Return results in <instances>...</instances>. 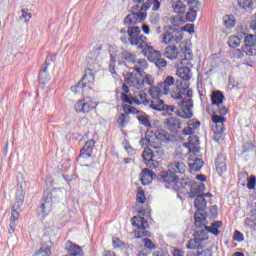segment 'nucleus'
Returning <instances> with one entry per match:
<instances>
[{
  "label": "nucleus",
  "instance_id": "nucleus-1",
  "mask_svg": "<svg viewBox=\"0 0 256 256\" xmlns=\"http://www.w3.org/2000/svg\"><path fill=\"white\" fill-rule=\"evenodd\" d=\"M139 5H135L130 9L131 13L124 18V25L126 27L120 30V41L127 45L130 43L132 47H144L147 38L141 34V28L137 25L143 23L147 19V13L137 12Z\"/></svg>",
  "mask_w": 256,
  "mask_h": 256
},
{
  "label": "nucleus",
  "instance_id": "nucleus-2",
  "mask_svg": "<svg viewBox=\"0 0 256 256\" xmlns=\"http://www.w3.org/2000/svg\"><path fill=\"white\" fill-rule=\"evenodd\" d=\"M171 141V134L166 130L160 129L156 132L148 130L145 137L140 140V145L146 148L142 152L144 162L149 164L153 159H161L165 156L164 145Z\"/></svg>",
  "mask_w": 256,
  "mask_h": 256
},
{
  "label": "nucleus",
  "instance_id": "nucleus-3",
  "mask_svg": "<svg viewBox=\"0 0 256 256\" xmlns=\"http://www.w3.org/2000/svg\"><path fill=\"white\" fill-rule=\"evenodd\" d=\"M179 79L176 80V90L171 91L172 99H183V97H193V91L189 89V80L191 79V69L187 66L180 67L176 71Z\"/></svg>",
  "mask_w": 256,
  "mask_h": 256
},
{
  "label": "nucleus",
  "instance_id": "nucleus-4",
  "mask_svg": "<svg viewBox=\"0 0 256 256\" xmlns=\"http://www.w3.org/2000/svg\"><path fill=\"white\" fill-rule=\"evenodd\" d=\"M204 229L198 230L193 234L194 239H190L186 245L187 249H205V241L209 239V233L219 237V229L223 227V222L216 221L211 226H204Z\"/></svg>",
  "mask_w": 256,
  "mask_h": 256
},
{
  "label": "nucleus",
  "instance_id": "nucleus-5",
  "mask_svg": "<svg viewBox=\"0 0 256 256\" xmlns=\"http://www.w3.org/2000/svg\"><path fill=\"white\" fill-rule=\"evenodd\" d=\"M123 103H128V105H144L145 107H150L153 103V98L149 99V94L145 90H137L130 92L129 95L122 94Z\"/></svg>",
  "mask_w": 256,
  "mask_h": 256
},
{
  "label": "nucleus",
  "instance_id": "nucleus-6",
  "mask_svg": "<svg viewBox=\"0 0 256 256\" xmlns=\"http://www.w3.org/2000/svg\"><path fill=\"white\" fill-rule=\"evenodd\" d=\"M183 28H175L171 25L164 27V33L161 35L162 43L169 45L171 43H180L183 40Z\"/></svg>",
  "mask_w": 256,
  "mask_h": 256
},
{
  "label": "nucleus",
  "instance_id": "nucleus-7",
  "mask_svg": "<svg viewBox=\"0 0 256 256\" xmlns=\"http://www.w3.org/2000/svg\"><path fill=\"white\" fill-rule=\"evenodd\" d=\"M177 85L173 76H167L163 82H160L157 87L148 90L149 95L152 97H159V95H171V87Z\"/></svg>",
  "mask_w": 256,
  "mask_h": 256
},
{
  "label": "nucleus",
  "instance_id": "nucleus-8",
  "mask_svg": "<svg viewBox=\"0 0 256 256\" xmlns=\"http://www.w3.org/2000/svg\"><path fill=\"white\" fill-rule=\"evenodd\" d=\"M151 109L153 111L164 112V117H173V113L177 115L178 107L165 104V101L159 96H152Z\"/></svg>",
  "mask_w": 256,
  "mask_h": 256
},
{
  "label": "nucleus",
  "instance_id": "nucleus-9",
  "mask_svg": "<svg viewBox=\"0 0 256 256\" xmlns=\"http://www.w3.org/2000/svg\"><path fill=\"white\" fill-rule=\"evenodd\" d=\"M53 193L49 190L44 191L41 204L37 208V215L41 219H45L53 209Z\"/></svg>",
  "mask_w": 256,
  "mask_h": 256
},
{
  "label": "nucleus",
  "instance_id": "nucleus-10",
  "mask_svg": "<svg viewBox=\"0 0 256 256\" xmlns=\"http://www.w3.org/2000/svg\"><path fill=\"white\" fill-rule=\"evenodd\" d=\"M176 115L182 119H191L193 117V100H191V97L178 102Z\"/></svg>",
  "mask_w": 256,
  "mask_h": 256
},
{
  "label": "nucleus",
  "instance_id": "nucleus-11",
  "mask_svg": "<svg viewBox=\"0 0 256 256\" xmlns=\"http://www.w3.org/2000/svg\"><path fill=\"white\" fill-rule=\"evenodd\" d=\"M225 118L219 115L212 116V131L214 133V139L219 142L223 139V131H225Z\"/></svg>",
  "mask_w": 256,
  "mask_h": 256
},
{
  "label": "nucleus",
  "instance_id": "nucleus-12",
  "mask_svg": "<svg viewBox=\"0 0 256 256\" xmlns=\"http://www.w3.org/2000/svg\"><path fill=\"white\" fill-rule=\"evenodd\" d=\"M124 111H128V113H131L132 115H136V119L139 121L140 125H143V127L151 128V116L147 115V113L137 110V108L133 106H129L128 108L124 107Z\"/></svg>",
  "mask_w": 256,
  "mask_h": 256
},
{
  "label": "nucleus",
  "instance_id": "nucleus-13",
  "mask_svg": "<svg viewBox=\"0 0 256 256\" xmlns=\"http://www.w3.org/2000/svg\"><path fill=\"white\" fill-rule=\"evenodd\" d=\"M138 49L142 50L144 57L150 61V63H155L159 57H161V52L155 50L153 46L147 44V40H144V46H137Z\"/></svg>",
  "mask_w": 256,
  "mask_h": 256
},
{
  "label": "nucleus",
  "instance_id": "nucleus-14",
  "mask_svg": "<svg viewBox=\"0 0 256 256\" xmlns=\"http://www.w3.org/2000/svg\"><path fill=\"white\" fill-rule=\"evenodd\" d=\"M123 77L126 81V84L129 87H134V89H143V82L141 81V75L135 73H124Z\"/></svg>",
  "mask_w": 256,
  "mask_h": 256
},
{
  "label": "nucleus",
  "instance_id": "nucleus-15",
  "mask_svg": "<svg viewBox=\"0 0 256 256\" xmlns=\"http://www.w3.org/2000/svg\"><path fill=\"white\" fill-rule=\"evenodd\" d=\"M184 3L190 5V11L186 14V21L193 23L195 19H197V12L199 11L201 3L199 0H184Z\"/></svg>",
  "mask_w": 256,
  "mask_h": 256
},
{
  "label": "nucleus",
  "instance_id": "nucleus-16",
  "mask_svg": "<svg viewBox=\"0 0 256 256\" xmlns=\"http://www.w3.org/2000/svg\"><path fill=\"white\" fill-rule=\"evenodd\" d=\"M95 109V104L93 101L88 99L79 100L75 104V111L76 113H89Z\"/></svg>",
  "mask_w": 256,
  "mask_h": 256
},
{
  "label": "nucleus",
  "instance_id": "nucleus-17",
  "mask_svg": "<svg viewBox=\"0 0 256 256\" xmlns=\"http://www.w3.org/2000/svg\"><path fill=\"white\" fill-rule=\"evenodd\" d=\"M165 128L171 133H179V129H181V119L170 116L164 122Z\"/></svg>",
  "mask_w": 256,
  "mask_h": 256
},
{
  "label": "nucleus",
  "instance_id": "nucleus-18",
  "mask_svg": "<svg viewBox=\"0 0 256 256\" xmlns=\"http://www.w3.org/2000/svg\"><path fill=\"white\" fill-rule=\"evenodd\" d=\"M163 0H147L145 3H143L139 9L137 10V13H147L149 9H151L152 5V11H159L161 9V3Z\"/></svg>",
  "mask_w": 256,
  "mask_h": 256
},
{
  "label": "nucleus",
  "instance_id": "nucleus-19",
  "mask_svg": "<svg viewBox=\"0 0 256 256\" xmlns=\"http://www.w3.org/2000/svg\"><path fill=\"white\" fill-rule=\"evenodd\" d=\"M205 184L203 182L192 183L190 186V192L188 193V197L190 199H195V197L203 196V192L205 191Z\"/></svg>",
  "mask_w": 256,
  "mask_h": 256
},
{
  "label": "nucleus",
  "instance_id": "nucleus-20",
  "mask_svg": "<svg viewBox=\"0 0 256 256\" xmlns=\"http://www.w3.org/2000/svg\"><path fill=\"white\" fill-rule=\"evenodd\" d=\"M158 181L161 183H177L179 176L173 174V172L169 171H162L157 176Z\"/></svg>",
  "mask_w": 256,
  "mask_h": 256
},
{
  "label": "nucleus",
  "instance_id": "nucleus-21",
  "mask_svg": "<svg viewBox=\"0 0 256 256\" xmlns=\"http://www.w3.org/2000/svg\"><path fill=\"white\" fill-rule=\"evenodd\" d=\"M168 169L175 175H183L185 174V171H187V166L183 162L173 161L168 165Z\"/></svg>",
  "mask_w": 256,
  "mask_h": 256
},
{
  "label": "nucleus",
  "instance_id": "nucleus-22",
  "mask_svg": "<svg viewBox=\"0 0 256 256\" xmlns=\"http://www.w3.org/2000/svg\"><path fill=\"white\" fill-rule=\"evenodd\" d=\"M215 165L218 175L224 174L227 171V162L225 161V156L218 154Z\"/></svg>",
  "mask_w": 256,
  "mask_h": 256
},
{
  "label": "nucleus",
  "instance_id": "nucleus-23",
  "mask_svg": "<svg viewBox=\"0 0 256 256\" xmlns=\"http://www.w3.org/2000/svg\"><path fill=\"white\" fill-rule=\"evenodd\" d=\"M194 206L197 209L196 213H200V215H203L205 212V209H207V200L203 196H197L194 201Z\"/></svg>",
  "mask_w": 256,
  "mask_h": 256
},
{
  "label": "nucleus",
  "instance_id": "nucleus-24",
  "mask_svg": "<svg viewBox=\"0 0 256 256\" xmlns=\"http://www.w3.org/2000/svg\"><path fill=\"white\" fill-rule=\"evenodd\" d=\"M155 177L156 175H155V172H153V170H150L147 168L142 170V176H141L142 185H149V183H151L153 179H155Z\"/></svg>",
  "mask_w": 256,
  "mask_h": 256
},
{
  "label": "nucleus",
  "instance_id": "nucleus-25",
  "mask_svg": "<svg viewBox=\"0 0 256 256\" xmlns=\"http://www.w3.org/2000/svg\"><path fill=\"white\" fill-rule=\"evenodd\" d=\"M164 57L167 59H176L179 55V51H177V46L175 45H168L165 47L163 52Z\"/></svg>",
  "mask_w": 256,
  "mask_h": 256
},
{
  "label": "nucleus",
  "instance_id": "nucleus-26",
  "mask_svg": "<svg viewBox=\"0 0 256 256\" xmlns=\"http://www.w3.org/2000/svg\"><path fill=\"white\" fill-rule=\"evenodd\" d=\"M211 101L212 105L219 107L220 105H223V101H225V95L219 90L213 91L211 94Z\"/></svg>",
  "mask_w": 256,
  "mask_h": 256
},
{
  "label": "nucleus",
  "instance_id": "nucleus-27",
  "mask_svg": "<svg viewBox=\"0 0 256 256\" xmlns=\"http://www.w3.org/2000/svg\"><path fill=\"white\" fill-rule=\"evenodd\" d=\"M50 61H51V57L48 56L45 61V67L39 74V81H40V83H43L44 85L51 79V77L49 76V72L47 71V67H49Z\"/></svg>",
  "mask_w": 256,
  "mask_h": 256
},
{
  "label": "nucleus",
  "instance_id": "nucleus-28",
  "mask_svg": "<svg viewBox=\"0 0 256 256\" xmlns=\"http://www.w3.org/2000/svg\"><path fill=\"white\" fill-rule=\"evenodd\" d=\"M133 66V71H136V73H143V71H145V69H147L148 64H147V60L145 59H137L135 60L134 63H132Z\"/></svg>",
  "mask_w": 256,
  "mask_h": 256
},
{
  "label": "nucleus",
  "instance_id": "nucleus-29",
  "mask_svg": "<svg viewBox=\"0 0 256 256\" xmlns=\"http://www.w3.org/2000/svg\"><path fill=\"white\" fill-rule=\"evenodd\" d=\"M188 165H189L190 173L192 174L197 173V171H201L203 167V160L199 158H195L194 160H190Z\"/></svg>",
  "mask_w": 256,
  "mask_h": 256
},
{
  "label": "nucleus",
  "instance_id": "nucleus-30",
  "mask_svg": "<svg viewBox=\"0 0 256 256\" xmlns=\"http://www.w3.org/2000/svg\"><path fill=\"white\" fill-rule=\"evenodd\" d=\"M132 220V225H134V227H137V229H147V227H149V222H147V220H145V218L141 216H134Z\"/></svg>",
  "mask_w": 256,
  "mask_h": 256
},
{
  "label": "nucleus",
  "instance_id": "nucleus-31",
  "mask_svg": "<svg viewBox=\"0 0 256 256\" xmlns=\"http://www.w3.org/2000/svg\"><path fill=\"white\" fill-rule=\"evenodd\" d=\"M33 256H51V242H45Z\"/></svg>",
  "mask_w": 256,
  "mask_h": 256
},
{
  "label": "nucleus",
  "instance_id": "nucleus-32",
  "mask_svg": "<svg viewBox=\"0 0 256 256\" xmlns=\"http://www.w3.org/2000/svg\"><path fill=\"white\" fill-rule=\"evenodd\" d=\"M183 1L185 0H177L172 3V9L174 13H178V14L185 13V9H187V6L183 4Z\"/></svg>",
  "mask_w": 256,
  "mask_h": 256
},
{
  "label": "nucleus",
  "instance_id": "nucleus-33",
  "mask_svg": "<svg viewBox=\"0 0 256 256\" xmlns=\"http://www.w3.org/2000/svg\"><path fill=\"white\" fill-rule=\"evenodd\" d=\"M122 58L125 59L126 63H131L132 65L137 61V56L128 50H122Z\"/></svg>",
  "mask_w": 256,
  "mask_h": 256
},
{
  "label": "nucleus",
  "instance_id": "nucleus-34",
  "mask_svg": "<svg viewBox=\"0 0 256 256\" xmlns=\"http://www.w3.org/2000/svg\"><path fill=\"white\" fill-rule=\"evenodd\" d=\"M223 23H224L225 27H227L228 29H231V28L235 27V23H237V20L235 19V16H233V15H226L223 17Z\"/></svg>",
  "mask_w": 256,
  "mask_h": 256
},
{
  "label": "nucleus",
  "instance_id": "nucleus-35",
  "mask_svg": "<svg viewBox=\"0 0 256 256\" xmlns=\"http://www.w3.org/2000/svg\"><path fill=\"white\" fill-rule=\"evenodd\" d=\"M206 217H207V213L201 214L199 212H196L194 215L196 227H202L203 224L205 223Z\"/></svg>",
  "mask_w": 256,
  "mask_h": 256
},
{
  "label": "nucleus",
  "instance_id": "nucleus-36",
  "mask_svg": "<svg viewBox=\"0 0 256 256\" xmlns=\"http://www.w3.org/2000/svg\"><path fill=\"white\" fill-rule=\"evenodd\" d=\"M182 55H184V58L181 59V65H188L189 61L193 59V53L187 48L182 49Z\"/></svg>",
  "mask_w": 256,
  "mask_h": 256
},
{
  "label": "nucleus",
  "instance_id": "nucleus-37",
  "mask_svg": "<svg viewBox=\"0 0 256 256\" xmlns=\"http://www.w3.org/2000/svg\"><path fill=\"white\" fill-rule=\"evenodd\" d=\"M170 23L173 25L172 27H175L176 29H180L181 25L185 23V20L181 17V15H176L170 18Z\"/></svg>",
  "mask_w": 256,
  "mask_h": 256
},
{
  "label": "nucleus",
  "instance_id": "nucleus-38",
  "mask_svg": "<svg viewBox=\"0 0 256 256\" xmlns=\"http://www.w3.org/2000/svg\"><path fill=\"white\" fill-rule=\"evenodd\" d=\"M177 187H179L180 189H190L191 188V185L193 183H191V180H189V178H182V179H178L176 180V183Z\"/></svg>",
  "mask_w": 256,
  "mask_h": 256
},
{
  "label": "nucleus",
  "instance_id": "nucleus-39",
  "mask_svg": "<svg viewBox=\"0 0 256 256\" xmlns=\"http://www.w3.org/2000/svg\"><path fill=\"white\" fill-rule=\"evenodd\" d=\"M242 51H243V53L248 55V57H255V55H256V47H255V45H247V44H245L242 47Z\"/></svg>",
  "mask_w": 256,
  "mask_h": 256
},
{
  "label": "nucleus",
  "instance_id": "nucleus-40",
  "mask_svg": "<svg viewBox=\"0 0 256 256\" xmlns=\"http://www.w3.org/2000/svg\"><path fill=\"white\" fill-rule=\"evenodd\" d=\"M141 82H142V89L145 87V85H148L151 87L155 83V77H153L150 74H146L144 77H141Z\"/></svg>",
  "mask_w": 256,
  "mask_h": 256
},
{
  "label": "nucleus",
  "instance_id": "nucleus-41",
  "mask_svg": "<svg viewBox=\"0 0 256 256\" xmlns=\"http://www.w3.org/2000/svg\"><path fill=\"white\" fill-rule=\"evenodd\" d=\"M24 202H25V195L23 194V189H18L16 191L15 207H21V205Z\"/></svg>",
  "mask_w": 256,
  "mask_h": 256
},
{
  "label": "nucleus",
  "instance_id": "nucleus-42",
  "mask_svg": "<svg viewBox=\"0 0 256 256\" xmlns=\"http://www.w3.org/2000/svg\"><path fill=\"white\" fill-rule=\"evenodd\" d=\"M228 45L232 49H237V47L241 45V38H239L238 36H230L228 39Z\"/></svg>",
  "mask_w": 256,
  "mask_h": 256
},
{
  "label": "nucleus",
  "instance_id": "nucleus-43",
  "mask_svg": "<svg viewBox=\"0 0 256 256\" xmlns=\"http://www.w3.org/2000/svg\"><path fill=\"white\" fill-rule=\"evenodd\" d=\"M17 219H19V212H17V210L13 209L11 212V217H10V229L11 231H15V227L17 226V224L15 223V221H17Z\"/></svg>",
  "mask_w": 256,
  "mask_h": 256
},
{
  "label": "nucleus",
  "instance_id": "nucleus-44",
  "mask_svg": "<svg viewBox=\"0 0 256 256\" xmlns=\"http://www.w3.org/2000/svg\"><path fill=\"white\" fill-rule=\"evenodd\" d=\"M146 200L147 198L145 197V190H143L142 187H139L136 194L137 203H140L141 205H143V203H145Z\"/></svg>",
  "mask_w": 256,
  "mask_h": 256
},
{
  "label": "nucleus",
  "instance_id": "nucleus-45",
  "mask_svg": "<svg viewBox=\"0 0 256 256\" xmlns=\"http://www.w3.org/2000/svg\"><path fill=\"white\" fill-rule=\"evenodd\" d=\"M130 121V117L129 114L127 113H123L118 117L117 123L120 127H125V125H127V123H129Z\"/></svg>",
  "mask_w": 256,
  "mask_h": 256
},
{
  "label": "nucleus",
  "instance_id": "nucleus-46",
  "mask_svg": "<svg viewBox=\"0 0 256 256\" xmlns=\"http://www.w3.org/2000/svg\"><path fill=\"white\" fill-rule=\"evenodd\" d=\"M83 89H85V84L83 80H80L75 86L71 87V92L75 93V95H79V93H83Z\"/></svg>",
  "mask_w": 256,
  "mask_h": 256
},
{
  "label": "nucleus",
  "instance_id": "nucleus-47",
  "mask_svg": "<svg viewBox=\"0 0 256 256\" xmlns=\"http://www.w3.org/2000/svg\"><path fill=\"white\" fill-rule=\"evenodd\" d=\"M86 63L88 66V71H93V69H97V59L95 58H91L90 56H88L86 58Z\"/></svg>",
  "mask_w": 256,
  "mask_h": 256
},
{
  "label": "nucleus",
  "instance_id": "nucleus-48",
  "mask_svg": "<svg viewBox=\"0 0 256 256\" xmlns=\"http://www.w3.org/2000/svg\"><path fill=\"white\" fill-rule=\"evenodd\" d=\"M91 155H93V153H91L90 151L86 150L85 148H82L80 150V154L77 158V161H82V160H85V159H89V157H91Z\"/></svg>",
  "mask_w": 256,
  "mask_h": 256
},
{
  "label": "nucleus",
  "instance_id": "nucleus-49",
  "mask_svg": "<svg viewBox=\"0 0 256 256\" xmlns=\"http://www.w3.org/2000/svg\"><path fill=\"white\" fill-rule=\"evenodd\" d=\"M239 7L242 9H251L253 7V0H237Z\"/></svg>",
  "mask_w": 256,
  "mask_h": 256
},
{
  "label": "nucleus",
  "instance_id": "nucleus-50",
  "mask_svg": "<svg viewBox=\"0 0 256 256\" xmlns=\"http://www.w3.org/2000/svg\"><path fill=\"white\" fill-rule=\"evenodd\" d=\"M244 45H256V34H249L244 39Z\"/></svg>",
  "mask_w": 256,
  "mask_h": 256
},
{
  "label": "nucleus",
  "instance_id": "nucleus-51",
  "mask_svg": "<svg viewBox=\"0 0 256 256\" xmlns=\"http://www.w3.org/2000/svg\"><path fill=\"white\" fill-rule=\"evenodd\" d=\"M255 149L252 142H245L242 146V153H251Z\"/></svg>",
  "mask_w": 256,
  "mask_h": 256
},
{
  "label": "nucleus",
  "instance_id": "nucleus-52",
  "mask_svg": "<svg viewBox=\"0 0 256 256\" xmlns=\"http://www.w3.org/2000/svg\"><path fill=\"white\" fill-rule=\"evenodd\" d=\"M199 145V137L195 136V135H191L188 138V147H195Z\"/></svg>",
  "mask_w": 256,
  "mask_h": 256
},
{
  "label": "nucleus",
  "instance_id": "nucleus-53",
  "mask_svg": "<svg viewBox=\"0 0 256 256\" xmlns=\"http://www.w3.org/2000/svg\"><path fill=\"white\" fill-rule=\"evenodd\" d=\"M82 148L90 153H93V149H95V140H88Z\"/></svg>",
  "mask_w": 256,
  "mask_h": 256
},
{
  "label": "nucleus",
  "instance_id": "nucleus-54",
  "mask_svg": "<svg viewBox=\"0 0 256 256\" xmlns=\"http://www.w3.org/2000/svg\"><path fill=\"white\" fill-rule=\"evenodd\" d=\"M154 63L158 69H164V67H167V60L161 57H159Z\"/></svg>",
  "mask_w": 256,
  "mask_h": 256
},
{
  "label": "nucleus",
  "instance_id": "nucleus-55",
  "mask_svg": "<svg viewBox=\"0 0 256 256\" xmlns=\"http://www.w3.org/2000/svg\"><path fill=\"white\" fill-rule=\"evenodd\" d=\"M33 15L29 13V10L27 8L22 9V19H25V22L28 23L29 19H31Z\"/></svg>",
  "mask_w": 256,
  "mask_h": 256
},
{
  "label": "nucleus",
  "instance_id": "nucleus-56",
  "mask_svg": "<svg viewBox=\"0 0 256 256\" xmlns=\"http://www.w3.org/2000/svg\"><path fill=\"white\" fill-rule=\"evenodd\" d=\"M145 229H147V228H138V231H137V237L138 238L149 237L150 232L145 230Z\"/></svg>",
  "mask_w": 256,
  "mask_h": 256
},
{
  "label": "nucleus",
  "instance_id": "nucleus-57",
  "mask_svg": "<svg viewBox=\"0 0 256 256\" xmlns=\"http://www.w3.org/2000/svg\"><path fill=\"white\" fill-rule=\"evenodd\" d=\"M244 240H245V237L243 236V233L236 230L234 232V241H237L238 243H242V241H244Z\"/></svg>",
  "mask_w": 256,
  "mask_h": 256
},
{
  "label": "nucleus",
  "instance_id": "nucleus-58",
  "mask_svg": "<svg viewBox=\"0 0 256 256\" xmlns=\"http://www.w3.org/2000/svg\"><path fill=\"white\" fill-rule=\"evenodd\" d=\"M149 21L152 25H159V21H161V17L159 14H154L149 18Z\"/></svg>",
  "mask_w": 256,
  "mask_h": 256
},
{
  "label": "nucleus",
  "instance_id": "nucleus-59",
  "mask_svg": "<svg viewBox=\"0 0 256 256\" xmlns=\"http://www.w3.org/2000/svg\"><path fill=\"white\" fill-rule=\"evenodd\" d=\"M188 125L194 130V133H195V130L201 127V122L195 121V120H189Z\"/></svg>",
  "mask_w": 256,
  "mask_h": 256
},
{
  "label": "nucleus",
  "instance_id": "nucleus-60",
  "mask_svg": "<svg viewBox=\"0 0 256 256\" xmlns=\"http://www.w3.org/2000/svg\"><path fill=\"white\" fill-rule=\"evenodd\" d=\"M109 71L112 73V75H117V72L115 71V58L113 55H111Z\"/></svg>",
  "mask_w": 256,
  "mask_h": 256
},
{
  "label": "nucleus",
  "instance_id": "nucleus-61",
  "mask_svg": "<svg viewBox=\"0 0 256 256\" xmlns=\"http://www.w3.org/2000/svg\"><path fill=\"white\" fill-rule=\"evenodd\" d=\"M210 211V218L215 219L218 215V208L217 205H213L209 208Z\"/></svg>",
  "mask_w": 256,
  "mask_h": 256
},
{
  "label": "nucleus",
  "instance_id": "nucleus-62",
  "mask_svg": "<svg viewBox=\"0 0 256 256\" xmlns=\"http://www.w3.org/2000/svg\"><path fill=\"white\" fill-rule=\"evenodd\" d=\"M144 245L145 247H147V249H151V250L156 249L155 244H153V241H151V239L149 238L144 239Z\"/></svg>",
  "mask_w": 256,
  "mask_h": 256
},
{
  "label": "nucleus",
  "instance_id": "nucleus-63",
  "mask_svg": "<svg viewBox=\"0 0 256 256\" xmlns=\"http://www.w3.org/2000/svg\"><path fill=\"white\" fill-rule=\"evenodd\" d=\"M256 179L255 176L248 178L247 188L248 189H255Z\"/></svg>",
  "mask_w": 256,
  "mask_h": 256
},
{
  "label": "nucleus",
  "instance_id": "nucleus-64",
  "mask_svg": "<svg viewBox=\"0 0 256 256\" xmlns=\"http://www.w3.org/2000/svg\"><path fill=\"white\" fill-rule=\"evenodd\" d=\"M182 135H195V130L188 125V127L182 130Z\"/></svg>",
  "mask_w": 256,
  "mask_h": 256
}]
</instances>
